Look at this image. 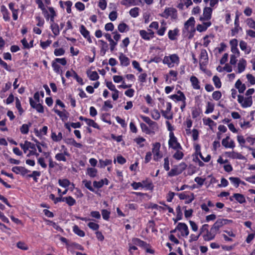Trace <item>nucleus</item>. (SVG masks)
<instances>
[{
    "mask_svg": "<svg viewBox=\"0 0 255 255\" xmlns=\"http://www.w3.org/2000/svg\"><path fill=\"white\" fill-rule=\"evenodd\" d=\"M75 7L80 11L85 9V5L81 2H77L75 3Z\"/></svg>",
    "mask_w": 255,
    "mask_h": 255,
    "instance_id": "0e129e2a",
    "label": "nucleus"
},
{
    "mask_svg": "<svg viewBox=\"0 0 255 255\" xmlns=\"http://www.w3.org/2000/svg\"><path fill=\"white\" fill-rule=\"evenodd\" d=\"M0 11L2 12L4 20L6 21H9L10 20L9 13L4 5H2L1 6Z\"/></svg>",
    "mask_w": 255,
    "mask_h": 255,
    "instance_id": "4be33fe9",
    "label": "nucleus"
},
{
    "mask_svg": "<svg viewBox=\"0 0 255 255\" xmlns=\"http://www.w3.org/2000/svg\"><path fill=\"white\" fill-rule=\"evenodd\" d=\"M19 145L23 149L24 153H26L29 148L36 150V145L31 142L28 141L27 140H25L24 141V143H20Z\"/></svg>",
    "mask_w": 255,
    "mask_h": 255,
    "instance_id": "4468645a",
    "label": "nucleus"
},
{
    "mask_svg": "<svg viewBox=\"0 0 255 255\" xmlns=\"http://www.w3.org/2000/svg\"><path fill=\"white\" fill-rule=\"evenodd\" d=\"M109 17L111 21L115 20L117 18V12L115 11H112L110 13Z\"/></svg>",
    "mask_w": 255,
    "mask_h": 255,
    "instance_id": "774afa93",
    "label": "nucleus"
},
{
    "mask_svg": "<svg viewBox=\"0 0 255 255\" xmlns=\"http://www.w3.org/2000/svg\"><path fill=\"white\" fill-rule=\"evenodd\" d=\"M229 180L232 183L235 184L236 187H238L240 183L241 180L238 177H231L229 178Z\"/></svg>",
    "mask_w": 255,
    "mask_h": 255,
    "instance_id": "864d4df0",
    "label": "nucleus"
},
{
    "mask_svg": "<svg viewBox=\"0 0 255 255\" xmlns=\"http://www.w3.org/2000/svg\"><path fill=\"white\" fill-rule=\"evenodd\" d=\"M213 81L215 87L217 88H220L221 87L222 84L220 78L217 76H214L213 78Z\"/></svg>",
    "mask_w": 255,
    "mask_h": 255,
    "instance_id": "c03bdc74",
    "label": "nucleus"
},
{
    "mask_svg": "<svg viewBox=\"0 0 255 255\" xmlns=\"http://www.w3.org/2000/svg\"><path fill=\"white\" fill-rule=\"evenodd\" d=\"M88 227L93 230L97 231L99 228V225L94 222H90L88 224Z\"/></svg>",
    "mask_w": 255,
    "mask_h": 255,
    "instance_id": "052dcab7",
    "label": "nucleus"
},
{
    "mask_svg": "<svg viewBox=\"0 0 255 255\" xmlns=\"http://www.w3.org/2000/svg\"><path fill=\"white\" fill-rule=\"evenodd\" d=\"M181 173V170L176 166L172 168L171 170L168 173V175L170 177L178 175Z\"/></svg>",
    "mask_w": 255,
    "mask_h": 255,
    "instance_id": "c85d7f7f",
    "label": "nucleus"
},
{
    "mask_svg": "<svg viewBox=\"0 0 255 255\" xmlns=\"http://www.w3.org/2000/svg\"><path fill=\"white\" fill-rule=\"evenodd\" d=\"M208 227L209 225L208 224H204L200 229L201 233L206 232V234L203 235V238L205 241H209L214 239V237H211L212 236L210 235V233H211V229L209 231L208 230Z\"/></svg>",
    "mask_w": 255,
    "mask_h": 255,
    "instance_id": "1a4fd4ad",
    "label": "nucleus"
},
{
    "mask_svg": "<svg viewBox=\"0 0 255 255\" xmlns=\"http://www.w3.org/2000/svg\"><path fill=\"white\" fill-rule=\"evenodd\" d=\"M139 34L142 38L145 40H149L150 39L148 32L145 30H140L139 31Z\"/></svg>",
    "mask_w": 255,
    "mask_h": 255,
    "instance_id": "37998d69",
    "label": "nucleus"
},
{
    "mask_svg": "<svg viewBox=\"0 0 255 255\" xmlns=\"http://www.w3.org/2000/svg\"><path fill=\"white\" fill-rule=\"evenodd\" d=\"M83 184H84L85 187H86L87 189H88L90 191L92 192H94L95 190L91 186V181H88L86 179L83 180L82 181Z\"/></svg>",
    "mask_w": 255,
    "mask_h": 255,
    "instance_id": "a18cd8bd",
    "label": "nucleus"
},
{
    "mask_svg": "<svg viewBox=\"0 0 255 255\" xmlns=\"http://www.w3.org/2000/svg\"><path fill=\"white\" fill-rule=\"evenodd\" d=\"M98 5L102 10H104L107 7V2L105 0H100Z\"/></svg>",
    "mask_w": 255,
    "mask_h": 255,
    "instance_id": "338daca9",
    "label": "nucleus"
},
{
    "mask_svg": "<svg viewBox=\"0 0 255 255\" xmlns=\"http://www.w3.org/2000/svg\"><path fill=\"white\" fill-rule=\"evenodd\" d=\"M204 123L206 125H208L210 127L215 125L214 122L210 118L203 119Z\"/></svg>",
    "mask_w": 255,
    "mask_h": 255,
    "instance_id": "bf43d9fd",
    "label": "nucleus"
},
{
    "mask_svg": "<svg viewBox=\"0 0 255 255\" xmlns=\"http://www.w3.org/2000/svg\"><path fill=\"white\" fill-rule=\"evenodd\" d=\"M234 198L240 204H243L246 202V199L245 196L240 193H234L233 194Z\"/></svg>",
    "mask_w": 255,
    "mask_h": 255,
    "instance_id": "bb28decb",
    "label": "nucleus"
},
{
    "mask_svg": "<svg viewBox=\"0 0 255 255\" xmlns=\"http://www.w3.org/2000/svg\"><path fill=\"white\" fill-rule=\"evenodd\" d=\"M80 32L81 34L83 36V37L87 39V40L90 43H91L92 42V39L91 38L90 35L89 31L86 28V27L83 25H81L80 26Z\"/></svg>",
    "mask_w": 255,
    "mask_h": 255,
    "instance_id": "dca6fc26",
    "label": "nucleus"
},
{
    "mask_svg": "<svg viewBox=\"0 0 255 255\" xmlns=\"http://www.w3.org/2000/svg\"><path fill=\"white\" fill-rule=\"evenodd\" d=\"M140 127L142 131L145 132L146 134H150L151 132H154L149 129L148 127L144 123L140 124Z\"/></svg>",
    "mask_w": 255,
    "mask_h": 255,
    "instance_id": "09e8293b",
    "label": "nucleus"
},
{
    "mask_svg": "<svg viewBox=\"0 0 255 255\" xmlns=\"http://www.w3.org/2000/svg\"><path fill=\"white\" fill-rule=\"evenodd\" d=\"M104 184V180H101L99 181H94L93 182L94 187L98 189L102 188Z\"/></svg>",
    "mask_w": 255,
    "mask_h": 255,
    "instance_id": "5fc2aeb1",
    "label": "nucleus"
},
{
    "mask_svg": "<svg viewBox=\"0 0 255 255\" xmlns=\"http://www.w3.org/2000/svg\"><path fill=\"white\" fill-rule=\"evenodd\" d=\"M58 183L61 186L66 188L70 185V182L67 179H59Z\"/></svg>",
    "mask_w": 255,
    "mask_h": 255,
    "instance_id": "58836bf2",
    "label": "nucleus"
},
{
    "mask_svg": "<svg viewBox=\"0 0 255 255\" xmlns=\"http://www.w3.org/2000/svg\"><path fill=\"white\" fill-rule=\"evenodd\" d=\"M176 229L181 232L182 236L186 237L189 235V232L188 227L185 223H179L176 227Z\"/></svg>",
    "mask_w": 255,
    "mask_h": 255,
    "instance_id": "f8f14e48",
    "label": "nucleus"
},
{
    "mask_svg": "<svg viewBox=\"0 0 255 255\" xmlns=\"http://www.w3.org/2000/svg\"><path fill=\"white\" fill-rule=\"evenodd\" d=\"M170 139L168 141L169 147L174 149H182V148L180 143L178 142L176 137L174 136L173 132L169 133Z\"/></svg>",
    "mask_w": 255,
    "mask_h": 255,
    "instance_id": "423d86ee",
    "label": "nucleus"
},
{
    "mask_svg": "<svg viewBox=\"0 0 255 255\" xmlns=\"http://www.w3.org/2000/svg\"><path fill=\"white\" fill-rule=\"evenodd\" d=\"M221 93L218 91L214 92L212 94L213 98L216 101L219 100L221 98Z\"/></svg>",
    "mask_w": 255,
    "mask_h": 255,
    "instance_id": "680f3d73",
    "label": "nucleus"
},
{
    "mask_svg": "<svg viewBox=\"0 0 255 255\" xmlns=\"http://www.w3.org/2000/svg\"><path fill=\"white\" fill-rule=\"evenodd\" d=\"M139 8L137 7L131 8L129 10V14L133 17H136L139 14Z\"/></svg>",
    "mask_w": 255,
    "mask_h": 255,
    "instance_id": "a19ab883",
    "label": "nucleus"
},
{
    "mask_svg": "<svg viewBox=\"0 0 255 255\" xmlns=\"http://www.w3.org/2000/svg\"><path fill=\"white\" fill-rule=\"evenodd\" d=\"M211 25V22H203V23L202 24L197 25L196 29L199 32H203L206 31L208 27H209Z\"/></svg>",
    "mask_w": 255,
    "mask_h": 255,
    "instance_id": "5701e85b",
    "label": "nucleus"
},
{
    "mask_svg": "<svg viewBox=\"0 0 255 255\" xmlns=\"http://www.w3.org/2000/svg\"><path fill=\"white\" fill-rule=\"evenodd\" d=\"M64 201L70 206H72L76 203L75 200L71 196L64 197Z\"/></svg>",
    "mask_w": 255,
    "mask_h": 255,
    "instance_id": "79ce46f5",
    "label": "nucleus"
},
{
    "mask_svg": "<svg viewBox=\"0 0 255 255\" xmlns=\"http://www.w3.org/2000/svg\"><path fill=\"white\" fill-rule=\"evenodd\" d=\"M50 27L53 33L55 36H57L59 34L60 29L57 23L52 22Z\"/></svg>",
    "mask_w": 255,
    "mask_h": 255,
    "instance_id": "cd10ccee",
    "label": "nucleus"
},
{
    "mask_svg": "<svg viewBox=\"0 0 255 255\" xmlns=\"http://www.w3.org/2000/svg\"><path fill=\"white\" fill-rule=\"evenodd\" d=\"M49 11L50 13V18L51 22H54V17L56 16V12L52 7H48Z\"/></svg>",
    "mask_w": 255,
    "mask_h": 255,
    "instance_id": "de8ad7c7",
    "label": "nucleus"
},
{
    "mask_svg": "<svg viewBox=\"0 0 255 255\" xmlns=\"http://www.w3.org/2000/svg\"><path fill=\"white\" fill-rule=\"evenodd\" d=\"M176 150V152L174 153L173 156L175 159L180 160L183 158L184 154L182 151H180L179 149Z\"/></svg>",
    "mask_w": 255,
    "mask_h": 255,
    "instance_id": "8fccbe9b",
    "label": "nucleus"
},
{
    "mask_svg": "<svg viewBox=\"0 0 255 255\" xmlns=\"http://www.w3.org/2000/svg\"><path fill=\"white\" fill-rule=\"evenodd\" d=\"M138 0H122L121 4L124 5H135Z\"/></svg>",
    "mask_w": 255,
    "mask_h": 255,
    "instance_id": "72a5a7b5",
    "label": "nucleus"
},
{
    "mask_svg": "<svg viewBox=\"0 0 255 255\" xmlns=\"http://www.w3.org/2000/svg\"><path fill=\"white\" fill-rule=\"evenodd\" d=\"M178 94H174L170 96V98L173 100L176 101L180 107L181 110L182 111L185 107L186 98L184 94L180 91L177 92Z\"/></svg>",
    "mask_w": 255,
    "mask_h": 255,
    "instance_id": "20e7f679",
    "label": "nucleus"
},
{
    "mask_svg": "<svg viewBox=\"0 0 255 255\" xmlns=\"http://www.w3.org/2000/svg\"><path fill=\"white\" fill-rule=\"evenodd\" d=\"M141 118L143 119L144 122L148 124L150 127H151L153 130H155L157 128V124L155 122L152 121L149 118L145 116H141Z\"/></svg>",
    "mask_w": 255,
    "mask_h": 255,
    "instance_id": "412c9836",
    "label": "nucleus"
},
{
    "mask_svg": "<svg viewBox=\"0 0 255 255\" xmlns=\"http://www.w3.org/2000/svg\"><path fill=\"white\" fill-rule=\"evenodd\" d=\"M62 121L66 122L69 117V113H57Z\"/></svg>",
    "mask_w": 255,
    "mask_h": 255,
    "instance_id": "603ef678",
    "label": "nucleus"
},
{
    "mask_svg": "<svg viewBox=\"0 0 255 255\" xmlns=\"http://www.w3.org/2000/svg\"><path fill=\"white\" fill-rule=\"evenodd\" d=\"M34 98L36 102H35L31 98H29V102L31 107L34 108L37 112H43V107L39 103V94L38 92H36L34 94Z\"/></svg>",
    "mask_w": 255,
    "mask_h": 255,
    "instance_id": "39448f33",
    "label": "nucleus"
},
{
    "mask_svg": "<svg viewBox=\"0 0 255 255\" xmlns=\"http://www.w3.org/2000/svg\"><path fill=\"white\" fill-rule=\"evenodd\" d=\"M86 123L89 126L95 128H100L99 126L97 123H96L93 120L89 119H86Z\"/></svg>",
    "mask_w": 255,
    "mask_h": 255,
    "instance_id": "4c0bfd02",
    "label": "nucleus"
},
{
    "mask_svg": "<svg viewBox=\"0 0 255 255\" xmlns=\"http://www.w3.org/2000/svg\"><path fill=\"white\" fill-rule=\"evenodd\" d=\"M247 78L248 81L251 83V84H255V78L253 75L251 74H248L247 75Z\"/></svg>",
    "mask_w": 255,
    "mask_h": 255,
    "instance_id": "e2e57ef3",
    "label": "nucleus"
},
{
    "mask_svg": "<svg viewBox=\"0 0 255 255\" xmlns=\"http://www.w3.org/2000/svg\"><path fill=\"white\" fill-rule=\"evenodd\" d=\"M98 170L95 168L89 167L87 169V174L92 178L97 176Z\"/></svg>",
    "mask_w": 255,
    "mask_h": 255,
    "instance_id": "7c9ffc66",
    "label": "nucleus"
},
{
    "mask_svg": "<svg viewBox=\"0 0 255 255\" xmlns=\"http://www.w3.org/2000/svg\"><path fill=\"white\" fill-rule=\"evenodd\" d=\"M20 130L23 134H27L29 131V126L27 124H23L20 128Z\"/></svg>",
    "mask_w": 255,
    "mask_h": 255,
    "instance_id": "6e6d98bb",
    "label": "nucleus"
},
{
    "mask_svg": "<svg viewBox=\"0 0 255 255\" xmlns=\"http://www.w3.org/2000/svg\"><path fill=\"white\" fill-rule=\"evenodd\" d=\"M132 242L134 245L138 246L140 247H144L146 245L145 242L137 238L133 239Z\"/></svg>",
    "mask_w": 255,
    "mask_h": 255,
    "instance_id": "e433bc0d",
    "label": "nucleus"
},
{
    "mask_svg": "<svg viewBox=\"0 0 255 255\" xmlns=\"http://www.w3.org/2000/svg\"><path fill=\"white\" fill-rule=\"evenodd\" d=\"M208 62V56L207 51L205 49H202L200 56V66L201 68L202 66H205Z\"/></svg>",
    "mask_w": 255,
    "mask_h": 255,
    "instance_id": "9b49d317",
    "label": "nucleus"
},
{
    "mask_svg": "<svg viewBox=\"0 0 255 255\" xmlns=\"http://www.w3.org/2000/svg\"><path fill=\"white\" fill-rule=\"evenodd\" d=\"M232 222V220H230L228 219H218L211 228V233H210V235L212 236L211 237H214V238L216 235L219 230L220 228H221L224 225L228 224L229 223Z\"/></svg>",
    "mask_w": 255,
    "mask_h": 255,
    "instance_id": "f257e3e1",
    "label": "nucleus"
},
{
    "mask_svg": "<svg viewBox=\"0 0 255 255\" xmlns=\"http://www.w3.org/2000/svg\"><path fill=\"white\" fill-rule=\"evenodd\" d=\"M49 198L53 201L55 204H57L59 202L64 201V197H62L61 195H60V197H55L54 194H51L49 195Z\"/></svg>",
    "mask_w": 255,
    "mask_h": 255,
    "instance_id": "2f4dec72",
    "label": "nucleus"
},
{
    "mask_svg": "<svg viewBox=\"0 0 255 255\" xmlns=\"http://www.w3.org/2000/svg\"><path fill=\"white\" fill-rule=\"evenodd\" d=\"M11 170L17 174L20 173L23 176L30 172L29 170L22 166L13 167Z\"/></svg>",
    "mask_w": 255,
    "mask_h": 255,
    "instance_id": "f3484780",
    "label": "nucleus"
},
{
    "mask_svg": "<svg viewBox=\"0 0 255 255\" xmlns=\"http://www.w3.org/2000/svg\"><path fill=\"white\" fill-rule=\"evenodd\" d=\"M225 154L227 155L229 157L233 159H245V157L244 156L235 151L226 152Z\"/></svg>",
    "mask_w": 255,
    "mask_h": 255,
    "instance_id": "6ab92c4d",
    "label": "nucleus"
},
{
    "mask_svg": "<svg viewBox=\"0 0 255 255\" xmlns=\"http://www.w3.org/2000/svg\"><path fill=\"white\" fill-rule=\"evenodd\" d=\"M88 77L91 80L95 81L98 80L99 76L96 71H87V72Z\"/></svg>",
    "mask_w": 255,
    "mask_h": 255,
    "instance_id": "c756f323",
    "label": "nucleus"
},
{
    "mask_svg": "<svg viewBox=\"0 0 255 255\" xmlns=\"http://www.w3.org/2000/svg\"><path fill=\"white\" fill-rule=\"evenodd\" d=\"M58 63H59L63 66H65L67 64V60L65 58H55L52 62V67L53 69V70L56 73L61 75L62 74V70L61 69L60 66H59V65Z\"/></svg>",
    "mask_w": 255,
    "mask_h": 255,
    "instance_id": "7ed1b4c3",
    "label": "nucleus"
},
{
    "mask_svg": "<svg viewBox=\"0 0 255 255\" xmlns=\"http://www.w3.org/2000/svg\"><path fill=\"white\" fill-rule=\"evenodd\" d=\"M246 66V61L245 59H242V60L239 61V62L238 64V73H241L243 72Z\"/></svg>",
    "mask_w": 255,
    "mask_h": 255,
    "instance_id": "393cba45",
    "label": "nucleus"
},
{
    "mask_svg": "<svg viewBox=\"0 0 255 255\" xmlns=\"http://www.w3.org/2000/svg\"><path fill=\"white\" fill-rule=\"evenodd\" d=\"M119 60L121 62V65L123 66H128L129 65V59L123 53H120Z\"/></svg>",
    "mask_w": 255,
    "mask_h": 255,
    "instance_id": "a211bd4d",
    "label": "nucleus"
},
{
    "mask_svg": "<svg viewBox=\"0 0 255 255\" xmlns=\"http://www.w3.org/2000/svg\"><path fill=\"white\" fill-rule=\"evenodd\" d=\"M179 30L176 28L174 30H169L168 32V36L169 39L174 40L176 39V36L179 35Z\"/></svg>",
    "mask_w": 255,
    "mask_h": 255,
    "instance_id": "aec40b11",
    "label": "nucleus"
},
{
    "mask_svg": "<svg viewBox=\"0 0 255 255\" xmlns=\"http://www.w3.org/2000/svg\"><path fill=\"white\" fill-rule=\"evenodd\" d=\"M51 43L52 40L48 39L46 41H41L40 44L42 49H45L49 46Z\"/></svg>",
    "mask_w": 255,
    "mask_h": 255,
    "instance_id": "4d7b16f0",
    "label": "nucleus"
},
{
    "mask_svg": "<svg viewBox=\"0 0 255 255\" xmlns=\"http://www.w3.org/2000/svg\"><path fill=\"white\" fill-rule=\"evenodd\" d=\"M55 158L58 161H66V158L64 156L63 153H59L56 154Z\"/></svg>",
    "mask_w": 255,
    "mask_h": 255,
    "instance_id": "13d9d810",
    "label": "nucleus"
},
{
    "mask_svg": "<svg viewBox=\"0 0 255 255\" xmlns=\"http://www.w3.org/2000/svg\"><path fill=\"white\" fill-rule=\"evenodd\" d=\"M212 9L210 7H205L203 9V16L200 17L201 21L209 20L211 18Z\"/></svg>",
    "mask_w": 255,
    "mask_h": 255,
    "instance_id": "9d476101",
    "label": "nucleus"
},
{
    "mask_svg": "<svg viewBox=\"0 0 255 255\" xmlns=\"http://www.w3.org/2000/svg\"><path fill=\"white\" fill-rule=\"evenodd\" d=\"M163 63L167 64L169 68L173 67L175 64L178 65L179 63V57L176 54L165 56L163 60Z\"/></svg>",
    "mask_w": 255,
    "mask_h": 255,
    "instance_id": "f03ea898",
    "label": "nucleus"
},
{
    "mask_svg": "<svg viewBox=\"0 0 255 255\" xmlns=\"http://www.w3.org/2000/svg\"><path fill=\"white\" fill-rule=\"evenodd\" d=\"M161 16L166 18L170 16L173 19H176L177 18V11L175 8L168 7L165 8Z\"/></svg>",
    "mask_w": 255,
    "mask_h": 255,
    "instance_id": "0eeeda50",
    "label": "nucleus"
},
{
    "mask_svg": "<svg viewBox=\"0 0 255 255\" xmlns=\"http://www.w3.org/2000/svg\"><path fill=\"white\" fill-rule=\"evenodd\" d=\"M99 42L101 43V53L102 56L105 55L106 53V51L108 48V45L107 43L104 41L103 40H99Z\"/></svg>",
    "mask_w": 255,
    "mask_h": 255,
    "instance_id": "a878e982",
    "label": "nucleus"
},
{
    "mask_svg": "<svg viewBox=\"0 0 255 255\" xmlns=\"http://www.w3.org/2000/svg\"><path fill=\"white\" fill-rule=\"evenodd\" d=\"M74 232L80 237H83L85 236V233L83 231L80 229L78 226L75 225L73 227Z\"/></svg>",
    "mask_w": 255,
    "mask_h": 255,
    "instance_id": "f704fd0d",
    "label": "nucleus"
},
{
    "mask_svg": "<svg viewBox=\"0 0 255 255\" xmlns=\"http://www.w3.org/2000/svg\"><path fill=\"white\" fill-rule=\"evenodd\" d=\"M247 23L250 28L255 29V21L251 18H248L247 20Z\"/></svg>",
    "mask_w": 255,
    "mask_h": 255,
    "instance_id": "69168bd1",
    "label": "nucleus"
},
{
    "mask_svg": "<svg viewBox=\"0 0 255 255\" xmlns=\"http://www.w3.org/2000/svg\"><path fill=\"white\" fill-rule=\"evenodd\" d=\"M118 30L120 32L123 33L128 30V26L125 23H121L119 24L118 27Z\"/></svg>",
    "mask_w": 255,
    "mask_h": 255,
    "instance_id": "473e14b6",
    "label": "nucleus"
},
{
    "mask_svg": "<svg viewBox=\"0 0 255 255\" xmlns=\"http://www.w3.org/2000/svg\"><path fill=\"white\" fill-rule=\"evenodd\" d=\"M51 138L54 141H59L62 138V134L61 132H59L58 135H56L55 132H52Z\"/></svg>",
    "mask_w": 255,
    "mask_h": 255,
    "instance_id": "c9c22d12",
    "label": "nucleus"
},
{
    "mask_svg": "<svg viewBox=\"0 0 255 255\" xmlns=\"http://www.w3.org/2000/svg\"><path fill=\"white\" fill-rule=\"evenodd\" d=\"M238 100L244 108L250 107L252 105V98L251 96L244 98L243 96L239 95Z\"/></svg>",
    "mask_w": 255,
    "mask_h": 255,
    "instance_id": "6e6552de",
    "label": "nucleus"
},
{
    "mask_svg": "<svg viewBox=\"0 0 255 255\" xmlns=\"http://www.w3.org/2000/svg\"><path fill=\"white\" fill-rule=\"evenodd\" d=\"M68 141L67 142V143L70 144L74 146L77 147V148H82V144L77 142L73 138H69L67 139Z\"/></svg>",
    "mask_w": 255,
    "mask_h": 255,
    "instance_id": "ea45409f",
    "label": "nucleus"
},
{
    "mask_svg": "<svg viewBox=\"0 0 255 255\" xmlns=\"http://www.w3.org/2000/svg\"><path fill=\"white\" fill-rule=\"evenodd\" d=\"M190 80L191 82L192 86L194 89L199 90L200 89L199 81L196 77L192 76L190 77Z\"/></svg>",
    "mask_w": 255,
    "mask_h": 255,
    "instance_id": "b1692460",
    "label": "nucleus"
},
{
    "mask_svg": "<svg viewBox=\"0 0 255 255\" xmlns=\"http://www.w3.org/2000/svg\"><path fill=\"white\" fill-rule=\"evenodd\" d=\"M195 21L193 17H191L189 19L186 21L184 25V28L183 29V33H185L186 31H189L190 28H194V26L195 25Z\"/></svg>",
    "mask_w": 255,
    "mask_h": 255,
    "instance_id": "ddd939ff",
    "label": "nucleus"
},
{
    "mask_svg": "<svg viewBox=\"0 0 255 255\" xmlns=\"http://www.w3.org/2000/svg\"><path fill=\"white\" fill-rule=\"evenodd\" d=\"M160 147V144L159 142H156L153 144V147L152 148V152L154 154V160H157L158 158H161L162 155L159 153V149Z\"/></svg>",
    "mask_w": 255,
    "mask_h": 255,
    "instance_id": "2eb2a0df",
    "label": "nucleus"
},
{
    "mask_svg": "<svg viewBox=\"0 0 255 255\" xmlns=\"http://www.w3.org/2000/svg\"><path fill=\"white\" fill-rule=\"evenodd\" d=\"M112 160L111 159H106L105 160L100 159L99 160L101 167H105L106 166L110 165L112 164Z\"/></svg>",
    "mask_w": 255,
    "mask_h": 255,
    "instance_id": "49530a36",
    "label": "nucleus"
},
{
    "mask_svg": "<svg viewBox=\"0 0 255 255\" xmlns=\"http://www.w3.org/2000/svg\"><path fill=\"white\" fill-rule=\"evenodd\" d=\"M54 54L56 56H62L65 54V50L62 48L55 49L54 51Z\"/></svg>",
    "mask_w": 255,
    "mask_h": 255,
    "instance_id": "3c124183",
    "label": "nucleus"
}]
</instances>
